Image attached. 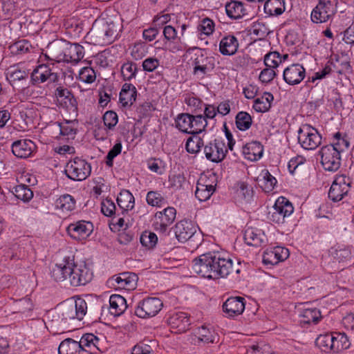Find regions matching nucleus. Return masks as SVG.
<instances>
[{
    "label": "nucleus",
    "instance_id": "1",
    "mask_svg": "<svg viewBox=\"0 0 354 354\" xmlns=\"http://www.w3.org/2000/svg\"><path fill=\"white\" fill-rule=\"evenodd\" d=\"M194 272L203 277L212 279L224 278L235 271L241 270L234 267L232 259L221 252H209L200 255L192 261Z\"/></svg>",
    "mask_w": 354,
    "mask_h": 354
},
{
    "label": "nucleus",
    "instance_id": "2",
    "mask_svg": "<svg viewBox=\"0 0 354 354\" xmlns=\"http://www.w3.org/2000/svg\"><path fill=\"white\" fill-rule=\"evenodd\" d=\"M52 277L56 281H68L72 286L77 287L89 283L93 272L85 263H75L74 256H67L53 268Z\"/></svg>",
    "mask_w": 354,
    "mask_h": 354
},
{
    "label": "nucleus",
    "instance_id": "3",
    "mask_svg": "<svg viewBox=\"0 0 354 354\" xmlns=\"http://www.w3.org/2000/svg\"><path fill=\"white\" fill-rule=\"evenodd\" d=\"M46 62L37 65L30 74V82L32 85H38L45 83H57L59 80L58 73L59 68L57 65V59L55 57H50L48 55H44Z\"/></svg>",
    "mask_w": 354,
    "mask_h": 354
},
{
    "label": "nucleus",
    "instance_id": "4",
    "mask_svg": "<svg viewBox=\"0 0 354 354\" xmlns=\"http://www.w3.org/2000/svg\"><path fill=\"white\" fill-rule=\"evenodd\" d=\"M48 48L51 55L55 57V59H57V62L64 60L68 62L77 63L84 56V47L77 44H71L66 50H64L62 43L54 42L48 46Z\"/></svg>",
    "mask_w": 354,
    "mask_h": 354
},
{
    "label": "nucleus",
    "instance_id": "5",
    "mask_svg": "<svg viewBox=\"0 0 354 354\" xmlns=\"http://www.w3.org/2000/svg\"><path fill=\"white\" fill-rule=\"evenodd\" d=\"M297 133L298 142L304 149L314 150L322 142V136L315 128L310 124H302Z\"/></svg>",
    "mask_w": 354,
    "mask_h": 354
},
{
    "label": "nucleus",
    "instance_id": "6",
    "mask_svg": "<svg viewBox=\"0 0 354 354\" xmlns=\"http://www.w3.org/2000/svg\"><path fill=\"white\" fill-rule=\"evenodd\" d=\"M338 0H319L311 12V20L316 24L324 23L337 12Z\"/></svg>",
    "mask_w": 354,
    "mask_h": 354
},
{
    "label": "nucleus",
    "instance_id": "7",
    "mask_svg": "<svg viewBox=\"0 0 354 354\" xmlns=\"http://www.w3.org/2000/svg\"><path fill=\"white\" fill-rule=\"evenodd\" d=\"M91 167L85 160L78 157L70 160L65 167V174L66 176L77 181L85 180L90 176Z\"/></svg>",
    "mask_w": 354,
    "mask_h": 354
},
{
    "label": "nucleus",
    "instance_id": "8",
    "mask_svg": "<svg viewBox=\"0 0 354 354\" xmlns=\"http://www.w3.org/2000/svg\"><path fill=\"white\" fill-rule=\"evenodd\" d=\"M293 211L294 207L290 201L284 196H280L277 199L272 211L269 212L268 218L274 223L282 224Z\"/></svg>",
    "mask_w": 354,
    "mask_h": 354
},
{
    "label": "nucleus",
    "instance_id": "9",
    "mask_svg": "<svg viewBox=\"0 0 354 354\" xmlns=\"http://www.w3.org/2000/svg\"><path fill=\"white\" fill-rule=\"evenodd\" d=\"M87 304L86 301L77 297L74 302H68L62 305L60 308L62 319H77L82 320L87 312Z\"/></svg>",
    "mask_w": 354,
    "mask_h": 354
},
{
    "label": "nucleus",
    "instance_id": "10",
    "mask_svg": "<svg viewBox=\"0 0 354 354\" xmlns=\"http://www.w3.org/2000/svg\"><path fill=\"white\" fill-rule=\"evenodd\" d=\"M319 154L324 169L329 171H336L341 165V153L333 145L323 146Z\"/></svg>",
    "mask_w": 354,
    "mask_h": 354
},
{
    "label": "nucleus",
    "instance_id": "11",
    "mask_svg": "<svg viewBox=\"0 0 354 354\" xmlns=\"http://www.w3.org/2000/svg\"><path fill=\"white\" fill-rule=\"evenodd\" d=\"M120 26L114 21H106L98 28L93 30L92 33L97 37L96 42L104 46L111 44L118 35Z\"/></svg>",
    "mask_w": 354,
    "mask_h": 354
},
{
    "label": "nucleus",
    "instance_id": "12",
    "mask_svg": "<svg viewBox=\"0 0 354 354\" xmlns=\"http://www.w3.org/2000/svg\"><path fill=\"white\" fill-rule=\"evenodd\" d=\"M163 302L158 297H147L138 304L135 314L140 318L151 317L156 315L162 308Z\"/></svg>",
    "mask_w": 354,
    "mask_h": 354
},
{
    "label": "nucleus",
    "instance_id": "13",
    "mask_svg": "<svg viewBox=\"0 0 354 354\" xmlns=\"http://www.w3.org/2000/svg\"><path fill=\"white\" fill-rule=\"evenodd\" d=\"M351 180L345 175L337 176L328 192V198L333 202H339L346 196L350 189Z\"/></svg>",
    "mask_w": 354,
    "mask_h": 354
},
{
    "label": "nucleus",
    "instance_id": "14",
    "mask_svg": "<svg viewBox=\"0 0 354 354\" xmlns=\"http://www.w3.org/2000/svg\"><path fill=\"white\" fill-rule=\"evenodd\" d=\"M176 210L173 207H167L162 211L157 212L154 215L153 226L160 233H165L175 221Z\"/></svg>",
    "mask_w": 354,
    "mask_h": 354
},
{
    "label": "nucleus",
    "instance_id": "15",
    "mask_svg": "<svg viewBox=\"0 0 354 354\" xmlns=\"http://www.w3.org/2000/svg\"><path fill=\"white\" fill-rule=\"evenodd\" d=\"M54 95L59 106L70 111H77V102L71 91L63 86H59L55 90Z\"/></svg>",
    "mask_w": 354,
    "mask_h": 354
},
{
    "label": "nucleus",
    "instance_id": "16",
    "mask_svg": "<svg viewBox=\"0 0 354 354\" xmlns=\"http://www.w3.org/2000/svg\"><path fill=\"white\" fill-rule=\"evenodd\" d=\"M226 152L225 143L219 139L211 140L204 145L206 158L214 162L222 161L225 157Z\"/></svg>",
    "mask_w": 354,
    "mask_h": 354
},
{
    "label": "nucleus",
    "instance_id": "17",
    "mask_svg": "<svg viewBox=\"0 0 354 354\" xmlns=\"http://www.w3.org/2000/svg\"><path fill=\"white\" fill-rule=\"evenodd\" d=\"M137 281L138 276L135 273L125 272L113 276L108 282L115 288L132 290L136 288Z\"/></svg>",
    "mask_w": 354,
    "mask_h": 354
},
{
    "label": "nucleus",
    "instance_id": "18",
    "mask_svg": "<svg viewBox=\"0 0 354 354\" xmlns=\"http://www.w3.org/2000/svg\"><path fill=\"white\" fill-rule=\"evenodd\" d=\"M197 226L190 220L183 219L177 222L173 227L175 236L179 242L189 240L196 232Z\"/></svg>",
    "mask_w": 354,
    "mask_h": 354
},
{
    "label": "nucleus",
    "instance_id": "19",
    "mask_svg": "<svg viewBox=\"0 0 354 354\" xmlns=\"http://www.w3.org/2000/svg\"><path fill=\"white\" fill-rule=\"evenodd\" d=\"M67 232L71 238L75 240L86 239L93 232L92 223L86 221H79L71 223L67 227Z\"/></svg>",
    "mask_w": 354,
    "mask_h": 354
},
{
    "label": "nucleus",
    "instance_id": "20",
    "mask_svg": "<svg viewBox=\"0 0 354 354\" xmlns=\"http://www.w3.org/2000/svg\"><path fill=\"white\" fill-rule=\"evenodd\" d=\"M288 249L277 246L266 249L263 254V262L266 265H277L289 257Z\"/></svg>",
    "mask_w": 354,
    "mask_h": 354
},
{
    "label": "nucleus",
    "instance_id": "21",
    "mask_svg": "<svg viewBox=\"0 0 354 354\" xmlns=\"http://www.w3.org/2000/svg\"><path fill=\"white\" fill-rule=\"evenodd\" d=\"M306 76V69L299 64H293L283 71L284 81L289 85L299 84Z\"/></svg>",
    "mask_w": 354,
    "mask_h": 354
},
{
    "label": "nucleus",
    "instance_id": "22",
    "mask_svg": "<svg viewBox=\"0 0 354 354\" xmlns=\"http://www.w3.org/2000/svg\"><path fill=\"white\" fill-rule=\"evenodd\" d=\"M12 153L19 158H27L36 151V145L29 139L18 140L11 146Z\"/></svg>",
    "mask_w": 354,
    "mask_h": 354
},
{
    "label": "nucleus",
    "instance_id": "23",
    "mask_svg": "<svg viewBox=\"0 0 354 354\" xmlns=\"http://www.w3.org/2000/svg\"><path fill=\"white\" fill-rule=\"evenodd\" d=\"M245 299L242 297H231L223 304V310L229 317H234L243 313Z\"/></svg>",
    "mask_w": 354,
    "mask_h": 354
},
{
    "label": "nucleus",
    "instance_id": "24",
    "mask_svg": "<svg viewBox=\"0 0 354 354\" xmlns=\"http://www.w3.org/2000/svg\"><path fill=\"white\" fill-rule=\"evenodd\" d=\"M167 322L175 333H181L187 331L190 326V319L184 312H176L170 315Z\"/></svg>",
    "mask_w": 354,
    "mask_h": 354
},
{
    "label": "nucleus",
    "instance_id": "25",
    "mask_svg": "<svg viewBox=\"0 0 354 354\" xmlns=\"http://www.w3.org/2000/svg\"><path fill=\"white\" fill-rule=\"evenodd\" d=\"M193 73L195 75L203 77L209 71H212L214 64L212 57H209L203 54L198 55L194 60Z\"/></svg>",
    "mask_w": 354,
    "mask_h": 354
},
{
    "label": "nucleus",
    "instance_id": "26",
    "mask_svg": "<svg viewBox=\"0 0 354 354\" xmlns=\"http://www.w3.org/2000/svg\"><path fill=\"white\" fill-rule=\"evenodd\" d=\"M216 184L213 185L209 183V180L205 178H201L196 184L195 196L200 201H206L208 200L216 189Z\"/></svg>",
    "mask_w": 354,
    "mask_h": 354
},
{
    "label": "nucleus",
    "instance_id": "27",
    "mask_svg": "<svg viewBox=\"0 0 354 354\" xmlns=\"http://www.w3.org/2000/svg\"><path fill=\"white\" fill-rule=\"evenodd\" d=\"M137 97V89L130 83H124L120 93L119 100L122 106H130L136 101Z\"/></svg>",
    "mask_w": 354,
    "mask_h": 354
},
{
    "label": "nucleus",
    "instance_id": "28",
    "mask_svg": "<svg viewBox=\"0 0 354 354\" xmlns=\"http://www.w3.org/2000/svg\"><path fill=\"white\" fill-rule=\"evenodd\" d=\"M99 338L92 333L84 334L78 344L80 347V351H84L89 354H97L99 351L98 343Z\"/></svg>",
    "mask_w": 354,
    "mask_h": 354
},
{
    "label": "nucleus",
    "instance_id": "29",
    "mask_svg": "<svg viewBox=\"0 0 354 354\" xmlns=\"http://www.w3.org/2000/svg\"><path fill=\"white\" fill-rule=\"evenodd\" d=\"M239 48V41L236 37L232 35H228L223 37L219 44V51L223 55H234Z\"/></svg>",
    "mask_w": 354,
    "mask_h": 354
},
{
    "label": "nucleus",
    "instance_id": "30",
    "mask_svg": "<svg viewBox=\"0 0 354 354\" xmlns=\"http://www.w3.org/2000/svg\"><path fill=\"white\" fill-rule=\"evenodd\" d=\"M266 239L265 234L260 230L249 227L245 231L244 240L248 245L261 246Z\"/></svg>",
    "mask_w": 354,
    "mask_h": 354
},
{
    "label": "nucleus",
    "instance_id": "31",
    "mask_svg": "<svg viewBox=\"0 0 354 354\" xmlns=\"http://www.w3.org/2000/svg\"><path fill=\"white\" fill-rule=\"evenodd\" d=\"M263 152V147L257 141L247 143L243 147V153L245 158L251 161H255L259 159L262 156Z\"/></svg>",
    "mask_w": 354,
    "mask_h": 354
},
{
    "label": "nucleus",
    "instance_id": "32",
    "mask_svg": "<svg viewBox=\"0 0 354 354\" xmlns=\"http://www.w3.org/2000/svg\"><path fill=\"white\" fill-rule=\"evenodd\" d=\"M109 311L114 316H120L127 308L124 297L120 295H112L109 299Z\"/></svg>",
    "mask_w": 354,
    "mask_h": 354
},
{
    "label": "nucleus",
    "instance_id": "33",
    "mask_svg": "<svg viewBox=\"0 0 354 354\" xmlns=\"http://www.w3.org/2000/svg\"><path fill=\"white\" fill-rule=\"evenodd\" d=\"M332 353H338L349 348L350 342L344 333H332Z\"/></svg>",
    "mask_w": 354,
    "mask_h": 354
},
{
    "label": "nucleus",
    "instance_id": "34",
    "mask_svg": "<svg viewBox=\"0 0 354 354\" xmlns=\"http://www.w3.org/2000/svg\"><path fill=\"white\" fill-rule=\"evenodd\" d=\"M117 203L122 209V214H124L133 208L135 205L134 196L129 190L123 189L117 197Z\"/></svg>",
    "mask_w": 354,
    "mask_h": 354
},
{
    "label": "nucleus",
    "instance_id": "35",
    "mask_svg": "<svg viewBox=\"0 0 354 354\" xmlns=\"http://www.w3.org/2000/svg\"><path fill=\"white\" fill-rule=\"evenodd\" d=\"M227 15L231 19H237L247 14L243 3L238 1H232L225 5Z\"/></svg>",
    "mask_w": 354,
    "mask_h": 354
},
{
    "label": "nucleus",
    "instance_id": "36",
    "mask_svg": "<svg viewBox=\"0 0 354 354\" xmlns=\"http://www.w3.org/2000/svg\"><path fill=\"white\" fill-rule=\"evenodd\" d=\"M139 71L138 64L131 60H127L120 66V74L122 80L129 82L136 78Z\"/></svg>",
    "mask_w": 354,
    "mask_h": 354
},
{
    "label": "nucleus",
    "instance_id": "37",
    "mask_svg": "<svg viewBox=\"0 0 354 354\" xmlns=\"http://www.w3.org/2000/svg\"><path fill=\"white\" fill-rule=\"evenodd\" d=\"M322 318L321 311L316 308L304 309L301 314V324H317Z\"/></svg>",
    "mask_w": 354,
    "mask_h": 354
},
{
    "label": "nucleus",
    "instance_id": "38",
    "mask_svg": "<svg viewBox=\"0 0 354 354\" xmlns=\"http://www.w3.org/2000/svg\"><path fill=\"white\" fill-rule=\"evenodd\" d=\"M274 100L273 95L270 93L265 92L261 97H257L254 101L253 109L259 113L268 111Z\"/></svg>",
    "mask_w": 354,
    "mask_h": 354
},
{
    "label": "nucleus",
    "instance_id": "39",
    "mask_svg": "<svg viewBox=\"0 0 354 354\" xmlns=\"http://www.w3.org/2000/svg\"><path fill=\"white\" fill-rule=\"evenodd\" d=\"M28 76V71L22 66L21 64L11 66L6 73V77L10 82L25 80Z\"/></svg>",
    "mask_w": 354,
    "mask_h": 354
},
{
    "label": "nucleus",
    "instance_id": "40",
    "mask_svg": "<svg viewBox=\"0 0 354 354\" xmlns=\"http://www.w3.org/2000/svg\"><path fill=\"white\" fill-rule=\"evenodd\" d=\"M330 253L334 260L341 262H347L351 259V250L349 247L337 245L331 248Z\"/></svg>",
    "mask_w": 354,
    "mask_h": 354
},
{
    "label": "nucleus",
    "instance_id": "41",
    "mask_svg": "<svg viewBox=\"0 0 354 354\" xmlns=\"http://www.w3.org/2000/svg\"><path fill=\"white\" fill-rule=\"evenodd\" d=\"M193 335L195 343H213L215 340L214 333L206 326H202L196 328Z\"/></svg>",
    "mask_w": 354,
    "mask_h": 354
},
{
    "label": "nucleus",
    "instance_id": "42",
    "mask_svg": "<svg viewBox=\"0 0 354 354\" xmlns=\"http://www.w3.org/2000/svg\"><path fill=\"white\" fill-rule=\"evenodd\" d=\"M259 183L261 189L266 193L272 192L277 183L276 178L267 169L261 171Z\"/></svg>",
    "mask_w": 354,
    "mask_h": 354
},
{
    "label": "nucleus",
    "instance_id": "43",
    "mask_svg": "<svg viewBox=\"0 0 354 354\" xmlns=\"http://www.w3.org/2000/svg\"><path fill=\"white\" fill-rule=\"evenodd\" d=\"M192 114L180 113L178 114L175 120L176 127L180 131L192 134L191 125L192 124Z\"/></svg>",
    "mask_w": 354,
    "mask_h": 354
},
{
    "label": "nucleus",
    "instance_id": "44",
    "mask_svg": "<svg viewBox=\"0 0 354 354\" xmlns=\"http://www.w3.org/2000/svg\"><path fill=\"white\" fill-rule=\"evenodd\" d=\"M80 351L78 342L71 338L62 341L58 348V354H78Z\"/></svg>",
    "mask_w": 354,
    "mask_h": 354
},
{
    "label": "nucleus",
    "instance_id": "45",
    "mask_svg": "<svg viewBox=\"0 0 354 354\" xmlns=\"http://www.w3.org/2000/svg\"><path fill=\"white\" fill-rule=\"evenodd\" d=\"M76 201L70 194H64L59 196L55 202L57 209L63 212H68L73 210L75 207Z\"/></svg>",
    "mask_w": 354,
    "mask_h": 354
},
{
    "label": "nucleus",
    "instance_id": "46",
    "mask_svg": "<svg viewBox=\"0 0 354 354\" xmlns=\"http://www.w3.org/2000/svg\"><path fill=\"white\" fill-rule=\"evenodd\" d=\"M17 198L28 202L33 197V192L26 185H19L13 187L11 192Z\"/></svg>",
    "mask_w": 354,
    "mask_h": 354
},
{
    "label": "nucleus",
    "instance_id": "47",
    "mask_svg": "<svg viewBox=\"0 0 354 354\" xmlns=\"http://www.w3.org/2000/svg\"><path fill=\"white\" fill-rule=\"evenodd\" d=\"M235 123L239 130L246 131L250 128L252 119L248 113L240 111L236 115Z\"/></svg>",
    "mask_w": 354,
    "mask_h": 354
},
{
    "label": "nucleus",
    "instance_id": "48",
    "mask_svg": "<svg viewBox=\"0 0 354 354\" xmlns=\"http://www.w3.org/2000/svg\"><path fill=\"white\" fill-rule=\"evenodd\" d=\"M146 201L149 205L160 207L167 203V200L159 192L149 191L147 194Z\"/></svg>",
    "mask_w": 354,
    "mask_h": 354
},
{
    "label": "nucleus",
    "instance_id": "49",
    "mask_svg": "<svg viewBox=\"0 0 354 354\" xmlns=\"http://www.w3.org/2000/svg\"><path fill=\"white\" fill-rule=\"evenodd\" d=\"M332 333L319 335L315 340L316 346L323 352L332 353Z\"/></svg>",
    "mask_w": 354,
    "mask_h": 354
},
{
    "label": "nucleus",
    "instance_id": "50",
    "mask_svg": "<svg viewBox=\"0 0 354 354\" xmlns=\"http://www.w3.org/2000/svg\"><path fill=\"white\" fill-rule=\"evenodd\" d=\"M192 124L191 128L192 129V134H198L205 130L207 125V121L204 118L203 115L201 113L192 114Z\"/></svg>",
    "mask_w": 354,
    "mask_h": 354
},
{
    "label": "nucleus",
    "instance_id": "51",
    "mask_svg": "<svg viewBox=\"0 0 354 354\" xmlns=\"http://www.w3.org/2000/svg\"><path fill=\"white\" fill-rule=\"evenodd\" d=\"M186 142L185 149L188 153H198L201 147L204 145V142L202 138L198 136V134H192Z\"/></svg>",
    "mask_w": 354,
    "mask_h": 354
},
{
    "label": "nucleus",
    "instance_id": "52",
    "mask_svg": "<svg viewBox=\"0 0 354 354\" xmlns=\"http://www.w3.org/2000/svg\"><path fill=\"white\" fill-rule=\"evenodd\" d=\"M265 10L271 15H279L285 10L283 0H268L265 3Z\"/></svg>",
    "mask_w": 354,
    "mask_h": 354
},
{
    "label": "nucleus",
    "instance_id": "53",
    "mask_svg": "<svg viewBox=\"0 0 354 354\" xmlns=\"http://www.w3.org/2000/svg\"><path fill=\"white\" fill-rule=\"evenodd\" d=\"M164 44L165 49L172 53H176L178 52L183 51L186 48L180 37H176L174 39L165 41Z\"/></svg>",
    "mask_w": 354,
    "mask_h": 354
},
{
    "label": "nucleus",
    "instance_id": "54",
    "mask_svg": "<svg viewBox=\"0 0 354 354\" xmlns=\"http://www.w3.org/2000/svg\"><path fill=\"white\" fill-rule=\"evenodd\" d=\"M140 241L144 247L148 249H152L157 244L158 236L154 232L145 231L140 236Z\"/></svg>",
    "mask_w": 354,
    "mask_h": 354
},
{
    "label": "nucleus",
    "instance_id": "55",
    "mask_svg": "<svg viewBox=\"0 0 354 354\" xmlns=\"http://www.w3.org/2000/svg\"><path fill=\"white\" fill-rule=\"evenodd\" d=\"M281 63V55L277 51L270 52L267 53L264 57V64L266 67L276 69Z\"/></svg>",
    "mask_w": 354,
    "mask_h": 354
},
{
    "label": "nucleus",
    "instance_id": "56",
    "mask_svg": "<svg viewBox=\"0 0 354 354\" xmlns=\"http://www.w3.org/2000/svg\"><path fill=\"white\" fill-rule=\"evenodd\" d=\"M214 28L215 24L214 21L209 17L203 19L197 26L198 31L200 32L201 34L207 36H209L214 32Z\"/></svg>",
    "mask_w": 354,
    "mask_h": 354
},
{
    "label": "nucleus",
    "instance_id": "57",
    "mask_svg": "<svg viewBox=\"0 0 354 354\" xmlns=\"http://www.w3.org/2000/svg\"><path fill=\"white\" fill-rule=\"evenodd\" d=\"M334 140L332 144H330L329 145H333L334 147H335L338 151H339V153H342L344 151L347 150L349 147L350 142L346 138V136H342L341 133L337 132L334 135Z\"/></svg>",
    "mask_w": 354,
    "mask_h": 354
},
{
    "label": "nucleus",
    "instance_id": "58",
    "mask_svg": "<svg viewBox=\"0 0 354 354\" xmlns=\"http://www.w3.org/2000/svg\"><path fill=\"white\" fill-rule=\"evenodd\" d=\"M78 78L84 83L91 84L96 80V73L93 68L84 67L80 71Z\"/></svg>",
    "mask_w": 354,
    "mask_h": 354
},
{
    "label": "nucleus",
    "instance_id": "59",
    "mask_svg": "<svg viewBox=\"0 0 354 354\" xmlns=\"http://www.w3.org/2000/svg\"><path fill=\"white\" fill-rule=\"evenodd\" d=\"M250 33L261 39L268 34V29L263 23L257 21L253 23L250 29Z\"/></svg>",
    "mask_w": 354,
    "mask_h": 354
},
{
    "label": "nucleus",
    "instance_id": "60",
    "mask_svg": "<svg viewBox=\"0 0 354 354\" xmlns=\"http://www.w3.org/2000/svg\"><path fill=\"white\" fill-rule=\"evenodd\" d=\"M103 122L109 129H113L118 122V115L113 111H108L103 115Z\"/></svg>",
    "mask_w": 354,
    "mask_h": 354
},
{
    "label": "nucleus",
    "instance_id": "61",
    "mask_svg": "<svg viewBox=\"0 0 354 354\" xmlns=\"http://www.w3.org/2000/svg\"><path fill=\"white\" fill-rule=\"evenodd\" d=\"M122 144L118 142L111 149L106 157V164L109 167H112L113 164V159L121 153Z\"/></svg>",
    "mask_w": 354,
    "mask_h": 354
},
{
    "label": "nucleus",
    "instance_id": "62",
    "mask_svg": "<svg viewBox=\"0 0 354 354\" xmlns=\"http://www.w3.org/2000/svg\"><path fill=\"white\" fill-rule=\"evenodd\" d=\"M115 205L110 199H106L102 202L101 212L106 216H112L115 212Z\"/></svg>",
    "mask_w": 354,
    "mask_h": 354
},
{
    "label": "nucleus",
    "instance_id": "63",
    "mask_svg": "<svg viewBox=\"0 0 354 354\" xmlns=\"http://www.w3.org/2000/svg\"><path fill=\"white\" fill-rule=\"evenodd\" d=\"M248 353L249 354H274L270 346L266 344L253 345Z\"/></svg>",
    "mask_w": 354,
    "mask_h": 354
},
{
    "label": "nucleus",
    "instance_id": "64",
    "mask_svg": "<svg viewBox=\"0 0 354 354\" xmlns=\"http://www.w3.org/2000/svg\"><path fill=\"white\" fill-rule=\"evenodd\" d=\"M151 346L141 342L133 346L131 354H152Z\"/></svg>",
    "mask_w": 354,
    "mask_h": 354
}]
</instances>
